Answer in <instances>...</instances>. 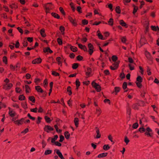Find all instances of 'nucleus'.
<instances>
[{"label":"nucleus","instance_id":"obj_26","mask_svg":"<svg viewBox=\"0 0 159 159\" xmlns=\"http://www.w3.org/2000/svg\"><path fill=\"white\" fill-rule=\"evenodd\" d=\"M58 138V136L57 135H55L54 136V138L51 139V142L52 143H54L55 140H56L57 138Z\"/></svg>","mask_w":159,"mask_h":159},{"label":"nucleus","instance_id":"obj_5","mask_svg":"<svg viewBox=\"0 0 159 159\" xmlns=\"http://www.w3.org/2000/svg\"><path fill=\"white\" fill-rule=\"evenodd\" d=\"M92 84L98 92H100V91L101 89V87L99 84L94 82H92Z\"/></svg>","mask_w":159,"mask_h":159},{"label":"nucleus","instance_id":"obj_20","mask_svg":"<svg viewBox=\"0 0 159 159\" xmlns=\"http://www.w3.org/2000/svg\"><path fill=\"white\" fill-rule=\"evenodd\" d=\"M107 155V153L104 152L98 155V158H102L104 157H106Z\"/></svg>","mask_w":159,"mask_h":159},{"label":"nucleus","instance_id":"obj_7","mask_svg":"<svg viewBox=\"0 0 159 159\" xmlns=\"http://www.w3.org/2000/svg\"><path fill=\"white\" fill-rule=\"evenodd\" d=\"M44 130L48 133L49 131H52L53 130V128L49 125H45L44 128Z\"/></svg>","mask_w":159,"mask_h":159},{"label":"nucleus","instance_id":"obj_4","mask_svg":"<svg viewBox=\"0 0 159 159\" xmlns=\"http://www.w3.org/2000/svg\"><path fill=\"white\" fill-rule=\"evenodd\" d=\"M119 62L118 61L115 62L112 65L110 66V68L111 70H114L117 68L118 67Z\"/></svg>","mask_w":159,"mask_h":159},{"label":"nucleus","instance_id":"obj_56","mask_svg":"<svg viewBox=\"0 0 159 159\" xmlns=\"http://www.w3.org/2000/svg\"><path fill=\"white\" fill-rule=\"evenodd\" d=\"M82 22V24L84 25L87 24L88 23V20L85 19L83 20Z\"/></svg>","mask_w":159,"mask_h":159},{"label":"nucleus","instance_id":"obj_59","mask_svg":"<svg viewBox=\"0 0 159 159\" xmlns=\"http://www.w3.org/2000/svg\"><path fill=\"white\" fill-rule=\"evenodd\" d=\"M37 107H36L35 108L31 109L30 111L31 112H33L34 113H36L37 112Z\"/></svg>","mask_w":159,"mask_h":159},{"label":"nucleus","instance_id":"obj_51","mask_svg":"<svg viewBox=\"0 0 159 159\" xmlns=\"http://www.w3.org/2000/svg\"><path fill=\"white\" fill-rule=\"evenodd\" d=\"M124 141L126 143V144H127L129 142V140L127 138V137L125 136V138Z\"/></svg>","mask_w":159,"mask_h":159},{"label":"nucleus","instance_id":"obj_22","mask_svg":"<svg viewBox=\"0 0 159 159\" xmlns=\"http://www.w3.org/2000/svg\"><path fill=\"white\" fill-rule=\"evenodd\" d=\"M9 115L12 117H13L15 116V112L11 110H10L9 112Z\"/></svg>","mask_w":159,"mask_h":159},{"label":"nucleus","instance_id":"obj_18","mask_svg":"<svg viewBox=\"0 0 159 159\" xmlns=\"http://www.w3.org/2000/svg\"><path fill=\"white\" fill-rule=\"evenodd\" d=\"M98 32H99V30L97 31V33H98L97 35L99 39L102 40H105L106 39V38H103L102 35L100 33H98Z\"/></svg>","mask_w":159,"mask_h":159},{"label":"nucleus","instance_id":"obj_37","mask_svg":"<svg viewBox=\"0 0 159 159\" xmlns=\"http://www.w3.org/2000/svg\"><path fill=\"white\" fill-rule=\"evenodd\" d=\"M70 49L73 52H75L77 51V48L74 46H71Z\"/></svg>","mask_w":159,"mask_h":159},{"label":"nucleus","instance_id":"obj_28","mask_svg":"<svg viewBox=\"0 0 159 159\" xmlns=\"http://www.w3.org/2000/svg\"><path fill=\"white\" fill-rule=\"evenodd\" d=\"M51 14L54 17L56 18H60V16L58 15V14L55 13H52Z\"/></svg>","mask_w":159,"mask_h":159},{"label":"nucleus","instance_id":"obj_19","mask_svg":"<svg viewBox=\"0 0 159 159\" xmlns=\"http://www.w3.org/2000/svg\"><path fill=\"white\" fill-rule=\"evenodd\" d=\"M120 24L123 26L125 27L126 28L128 27L127 25L123 20H120Z\"/></svg>","mask_w":159,"mask_h":159},{"label":"nucleus","instance_id":"obj_43","mask_svg":"<svg viewBox=\"0 0 159 159\" xmlns=\"http://www.w3.org/2000/svg\"><path fill=\"white\" fill-rule=\"evenodd\" d=\"M25 96L23 95H20L19 97V99L20 100H23L25 99Z\"/></svg>","mask_w":159,"mask_h":159},{"label":"nucleus","instance_id":"obj_27","mask_svg":"<svg viewBox=\"0 0 159 159\" xmlns=\"http://www.w3.org/2000/svg\"><path fill=\"white\" fill-rule=\"evenodd\" d=\"M45 119L46 122L48 123H50L51 121V120L50 119V118L48 117L47 116H45L44 117Z\"/></svg>","mask_w":159,"mask_h":159},{"label":"nucleus","instance_id":"obj_49","mask_svg":"<svg viewBox=\"0 0 159 159\" xmlns=\"http://www.w3.org/2000/svg\"><path fill=\"white\" fill-rule=\"evenodd\" d=\"M54 127L56 129V130L57 132H59V133H61V129L58 130V126L56 125L54 126Z\"/></svg>","mask_w":159,"mask_h":159},{"label":"nucleus","instance_id":"obj_61","mask_svg":"<svg viewBox=\"0 0 159 159\" xmlns=\"http://www.w3.org/2000/svg\"><path fill=\"white\" fill-rule=\"evenodd\" d=\"M14 44H15L14 43H11V44L9 45V47L11 49H13L14 48V46L13 45Z\"/></svg>","mask_w":159,"mask_h":159},{"label":"nucleus","instance_id":"obj_44","mask_svg":"<svg viewBox=\"0 0 159 159\" xmlns=\"http://www.w3.org/2000/svg\"><path fill=\"white\" fill-rule=\"evenodd\" d=\"M52 152V151L51 150H47L45 151L44 154L45 155H48L51 153Z\"/></svg>","mask_w":159,"mask_h":159},{"label":"nucleus","instance_id":"obj_52","mask_svg":"<svg viewBox=\"0 0 159 159\" xmlns=\"http://www.w3.org/2000/svg\"><path fill=\"white\" fill-rule=\"evenodd\" d=\"M123 88L125 89L127 87V83L126 82H124L123 84Z\"/></svg>","mask_w":159,"mask_h":159},{"label":"nucleus","instance_id":"obj_57","mask_svg":"<svg viewBox=\"0 0 159 159\" xmlns=\"http://www.w3.org/2000/svg\"><path fill=\"white\" fill-rule=\"evenodd\" d=\"M52 74L53 75L55 76H57L59 75V74L58 73H57V72L55 71H53L52 72Z\"/></svg>","mask_w":159,"mask_h":159},{"label":"nucleus","instance_id":"obj_23","mask_svg":"<svg viewBox=\"0 0 159 159\" xmlns=\"http://www.w3.org/2000/svg\"><path fill=\"white\" fill-rule=\"evenodd\" d=\"M79 120L78 118H75L74 120V122L75 126L76 127L78 126Z\"/></svg>","mask_w":159,"mask_h":159},{"label":"nucleus","instance_id":"obj_12","mask_svg":"<svg viewBox=\"0 0 159 159\" xmlns=\"http://www.w3.org/2000/svg\"><path fill=\"white\" fill-rule=\"evenodd\" d=\"M56 153L61 159H64V158L61 152L59 150H56Z\"/></svg>","mask_w":159,"mask_h":159},{"label":"nucleus","instance_id":"obj_50","mask_svg":"<svg viewBox=\"0 0 159 159\" xmlns=\"http://www.w3.org/2000/svg\"><path fill=\"white\" fill-rule=\"evenodd\" d=\"M117 57L116 56H113L112 57V59L113 61L116 62V61L117 60Z\"/></svg>","mask_w":159,"mask_h":159},{"label":"nucleus","instance_id":"obj_47","mask_svg":"<svg viewBox=\"0 0 159 159\" xmlns=\"http://www.w3.org/2000/svg\"><path fill=\"white\" fill-rule=\"evenodd\" d=\"M120 90V88L119 87H116L115 88V92L116 93L115 94L116 95L117 94V93L119 92Z\"/></svg>","mask_w":159,"mask_h":159},{"label":"nucleus","instance_id":"obj_38","mask_svg":"<svg viewBox=\"0 0 159 159\" xmlns=\"http://www.w3.org/2000/svg\"><path fill=\"white\" fill-rule=\"evenodd\" d=\"M2 61L3 62H4L6 64H7V58L6 56H5L3 57L2 58Z\"/></svg>","mask_w":159,"mask_h":159},{"label":"nucleus","instance_id":"obj_42","mask_svg":"<svg viewBox=\"0 0 159 159\" xmlns=\"http://www.w3.org/2000/svg\"><path fill=\"white\" fill-rule=\"evenodd\" d=\"M17 57V55L15 53H13L11 55L10 58L11 59H13V58H16Z\"/></svg>","mask_w":159,"mask_h":159},{"label":"nucleus","instance_id":"obj_53","mask_svg":"<svg viewBox=\"0 0 159 159\" xmlns=\"http://www.w3.org/2000/svg\"><path fill=\"white\" fill-rule=\"evenodd\" d=\"M59 9V10L60 11V12L62 14L65 15V12L64 11V10L63 8L61 7H60Z\"/></svg>","mask_w":159,"mask_h":159},{"label":"nucleus","instance_id":"obj_15","mask_svg":"<svg viewBox=\"0 0 159 159\" xmlns=\"http://www.w3.org/2000/svg\"><path fill=\"white\" fill-rule=\"evenodd\" d=\"M36 90L38 92L40 93H43V91L40 86H35Z\"/></svg>","mask_w":159,"mask_h":159},{"label":"nucleus","instance_id":"obj_8","mask_svg":"<svg viewBox=\"0 0 159 159\" xmlns=\"http://www.w3.org/2000/svg\"><path fill=\"white\" fill-rule=\"evenodd\" d=\"M41 61V59L40 58H38L33 60L32 63L33 64H39L40 63Z\"/></svg>","mask_w":159,"mask_h":159},{"label":"nucleus","instance_id":"obj_25","mask_svg":"<svg viewBox=\"0 0 159 159\" xmlns=\"http://www.w3.org/2000/svg\"><path fill=\"white\" fill-rule=\"evenodd\" d=\"M64 135L66 138L67 139H69L70 134L67 131H66L64 133Z\"/></svg>","mask_w":159,"mask_h":159},{"label":"nucleus","instance_id":"obj_62","mask_svg":"<svg viewBox=\"0 0 159 159\" xmlns=\"http://www.w3.org/2000/svg\"><path fill=\"white\" fill-rule=\"evenodd\" d=\"M60 139L59 141L60 142H62L64 139V136L62 135L60 136Z\"/></svg>","mask_w":159,"mask_h":159},{"label":"nucleus","instance_id":"obj_3","mask_svg":"<svg viewBox=\"0 0 159 159\" xmlns=\"http://www.w3.org/2000/svg\"><path fill=\"white\" fill-rule=\"evenodd\" d=\"M12 86L11 83L5 84L3 85V88L6 90L10 89Z\"/></svg>","mask_w":159,"mask_h":159},{"label":"nucleus","instance_id":"obj_35","mask_svg":"<svg viewBox=\"0 0 159 159\" xmlns=\"http://www.w3.org/2000/svg\"><path fill=\"white\" fill-rule=\"evenodd\" d=\"M60 30L61 31V33H62V34H63L64 33V30H65V28H64V27H63V26H60Z\"/></svg>","mask_w":159,"mask_h":159},{"label":"nucleus","instance_id":"obj_34","mask_svg":"<svg viewBox=\"0 0 159 159\" xmlns=\"http://www.w3.org/2000/svg\"><path fill=\"white\" fill-rule=\"evenodd\" d=\"M29 99L33 103H34L35 102V98L34 96H30L29 97Z\"/></svg>","mask_w":159,"mask_h":159},{"label":"nucleus","instance_id":"obj_11","mask_svg":"<svg viewBox=\"0 0 159 159\" xmlns=\"http://www.w3.org/2000/svg\"><path fill=\"white\" fill-rule=\"evenodd\" d=\"M68 19L70 22L74 26H76L77 25V24L76 22L75 21V20L73 19L72 17L71 16H69Z\"/></svg>","mask_w":159,"mask_h":159},{"label":"nucleus","instance_id":"obj_29","mask_svg":"<svg viewBox=\"0 0 159 159\" xmlns=\"http://www.w3.org/2000/svg\"><path fill=\"white\" fill-rule=\"evenodd\" d=\"M25 88L26 92V93H29L30 90V89L29 85H25Z\"/></svg>","mask_w":159,"mask_h":159},{"label":"nucleus","instance_id":"obj_32","mask_svg":"<svg viewBox=\"0 0 159 159\" xmlns=\"http://www.w3.org/2000/svg\"><path fill=\"white\" fill-rule=\"evenodd\" d=\"M78 64L75 63L73 64L72 68L73 69H75L77 68L78 66Z\"/></svg>","mask_w":159,"mask_h":159},{"label":"nucleus","instance_id":"obj_31","mask_svg":"<svg viewBox=\"0 0 159 159\" xmlns=\"http://www.w3.org/2000/svg\"><path fill=\"white\" fill-rule=\"evenodd\" d=\"M145 55L147 58L149 59L151 58V55L150 53L146 51L145 52Z\"/></svg>","mask_w":159,"mask_h":159},{"label":"nucleus","instance_id":"obj_36","mask_svg":"<svg viewBox=\"0 0 159 159\" xmlns=\"http://www.w3.org/2000/svg\"><path fill=\"white\" fill-rule=\"evenodd\" d=\"M108 23L109 25L111 26H112L113 23V19L112 18H110L109 19Z\"/></svg>","mask_w":159,"mask_h":159},{"label":"nucleus","instance_id":"obj_9","mask_svg":"<svg viewBox=\"0 0 159 159\" xmlns=\"http://www.w3.org/2000/svg\"><path fill=\"white\" fill-rule=\"evenodd\" d=\"M86 75L87 77L91 76L92 72V70L90 68H87L86 70H85Z\"/></svg>","mask_w":159,"mask_h":159},{"label":"nucleus","instance_id":"obj_16","mask_svg":"<svg viewBox=\"0 0 159 159\" xmlns=\"http://www.w3.org/2000/svg\"><path fill=\"white\" fill-rule=\"evenodd\" d=\"M77 43L78 44L79 48L81 49L84 50V51L87 50V48L85 46L83 45L82 44L78 43Z\"/></svg>","mask_w":159,"mask_h":159},{"label":"nucleus","instance_id":"obj_2","mask_svg":"<svg viewBox=\"0 0 159 159\" xmlns=\"http://www.w3.org/2000/svg\"><path fill=\"white\" fill-rule=\"evenodd\" d=\"M143 79L140 76H138L136 79V83L137 86L139 88L142 87V85L141 83L142 82Z\"/></svg>","mask_w":159,"mask_h":159},{"label":"nucleus","instance_id":"obj_48","mask_svg":"<svg viewBox=\"0 0 159 159\" xmlns=\"http://www.w3.org/2000/svg\"><path fill=\"white\" fill-rule=\"evenodd\" d=\"M76 87L78 88L80 85V83L78 79H77L76 81Z\"/></svg>","mask_w":159,"mask_h":159},{"label":"nucleus","instance_id":"obj_13","mask_svg":"<svg viewBox=\"0 0 159 159\" xmlns=\"http://www.w3.org/2000/svg\"><path fill=\"white\" fill-rule=\"evenodd\" d=\"M152 30L155 31H159V28L158 26L152 25L151 26Z\"/></svg>","mask_w":159,"mask_h":159},{"label":"nucleus","instance_id":"obj_63","mask_svg":"<svg viewBox=\"0 0 159 159\" xmlns=\"http://www.w3.org/2000/svg\"><path fill=\"white\" fill-rule=\"evenodd\" d=\"M29 131V129L28 128L25 129L24 131H22L21 133L22 134H25L27 133Z\"/></svg>","mask_w":159,"mask_h":159},{"label":"nucleus","instance_id":"obj_6","mask_svg":"<svg viewBox=\"0 0 159 159\" xmlns=\"http://www.w3.org/2000/svg\"><path fill=\"white\" fill-rule=\"evenodd\" d=\"M88 47L89 48V53L90 55H91L93 52V46L91 43H89L88 45Z\"/></svg>","mask_w":159,"mask_h":159},{"label":"nucleus","instance_id":"obj_14","mask_svg":"<svg viewBox=\"0 0 159 159\" xmlns=\"http://www.w3.org/2000/svg\"><path fill=\"white\" fill-rule=\"evenodd\" d=\"M43 52L45 53L49 52V53H52V51L49 48H45L43 49Z\"/></svg>","mask_w":159,"mask_h":159},{"label":"nucleus","instance_id":"obj_39","mask_svg":"<svg viewBox=\"0 0 159 159\" xmlns=\"http://www.w3.org/2000/svg\"><path fill=\"white\" fill-rule=\"evenodd\" d=\"M116 13L118 14L120 13L121 10L119 6H117L116 7Z\"/></svg>","mask_w":159,"mask_h":159},{"label":"nucleus","instance_id":"obj_64","mask_svg":"<svg viewBox=\"0 0 159 159\" xmlns=\"http://www.w3.org/2000/svg\"><path fill=\"white\" fill-rule=\"evenodd\" d=\"M138 8L137 7H134L133 11V14H134L135 13L137 12V10H138Z\"/></svg>","mask_w":159,"mask_h":159},{"label":"nucleus","instance_id":"obj_46","mask_svg":"<svg viewBox=\"0 0 159 159\" xmlns=\"http://www.w3.org/2000/svg\"><path fill=\"white\" fill-rule=\"evenodd\" d=\"M139 130L141 133H143L145 131V129L143 127H141L139 129Z\"/></svg>","mask_w":159,"mask_h":159},{"label":"nucleus","instance_id":"obj_40","mask_svg":"<svg viewBox=\"0 0 159 159\" xmlns=\"http://www.w3.org/2000/svg\"><path fill=\"white\" fill-rule=\"evenodd\" d=\"M57 42L59 45H61L62 43V41L61 39L58 38L57 39Z\"/></svg>","mask_w":159,"mask_h":159},{"label":"nucleus","instance_id":"obj_60","mask_svg":"<svg viewBox=\"0 0 159 159\" xmlns=\"http://www.w3.org/2000/svg\"><path fill=\"white\" fill-rule=\"evenodd\" d=\"M81 9V7L80 6H78L77 8V10L79 13H82Z\"/></svg>","mask_w":159,"mask_h":159},{"label":"nucleus","instance_id":"obj_41","mask_svg":"<svg viewBox=\"0 0 159 159\" xmlns=\"http://www.w3.org/2000/svg\"><path fill=\"white\" fill-rule=\"evenodd\" d=\"M110 148L109 146L108 145H105L103 146V149L104 150H107Z\"/></svg>","mask_w":159,"mask_h":159},{"label":"nucleus","instance_id":"obj_10","mask_svg":"<svg viewBox=\"0 0 159 159\" xmlns=\"http://www.w3.org/2000/svg\"><path fill=\"white\" fill-rule=\"evenodd\" d=\"M24 121V118H22L19 120L14 121V123L16 124H17L18 125H20L22 124L23 123Z\"/></svg>","mask_w":159,"mask_h":159},{"label":"nucleus","instance_id":"obj_54","mask_svg":"<svg viewBox=\"0 0 159 159\" xmlns=\"http://www.w3.org/2000/svg\"><path fill=\"white\" fill-rule=\"evenodd\" d=\"M132 107L133 109H137L138 107V105L137 104H134L132 106Z\"/></svg>","mask_w":159,"mask_h":159},{"label":"nucleus","instance_id":"obj_30","mask_svg":"<svg viewBox=\"0 0 159 159\" xmlns=\"http://www.w3.org/2000/svg\"><path fill=\"white\" fill-rule=\"evenodd\" d=\"M67 91L69 92L68 93L69 95H70L72 93L71 87L70 86H68L67 88Z\"/></svg>","mask_w":159,"mask_h":159},{"label":"nucleus","instance_id":"obj_21","mask_svg":"<svg viewBox=\"0 0 159 159\" xmlns=\"http://www.w3.org/2000/svg\"><path fill=\"white\" fill-rule=\"evenodd\" d=\"M102 112L101 110L98 107L96 108V113L97 114V116H99Z\"/></svg>","mask_w":159,"mask_h":159},{"label":"nucleus","instance_id":"obj_33","mask_svg":"<svg viewBox=\"0 0 159 159\" xmlns=\"http://www.w3.org/2000/svg\"><path fill=\"white\" fill-rule=\"evenodd\" d=\"M9 7L12 9H16L17 8V6L15 4H12L9 5Z\"/></svg>","mask_w":159,"mask_h":159},{"label":"nucleus","instance_id":"obj_17","mask_svg":"<svg viewBox=\"0 0 159 159\" xmlns=\"http://www.w3.org/2000/svg\"><path fill=\"white\" fill-rule=\"evenodd\" d=\"M96 129H97L96 130V132L97 133V135L95 138L98 139V138H100L101 134H100L99 130L98 129H97V127L96 128Z\"/></svg>","mask_w":159,"mask_h":159},{"label":"nucleus","instance_id":"obj_24","mask_svg":"<svg viewBox=\"0 0 159 159\" xmlns=\"http://www.w3.org/2000/svg\"><path fill=\"white\" fill-rule=\"evenodd\" d=\"M40 32L42 37H44L46 36V35L45 33L44 30V29H41L40 30Z\"/></svg>","mask_w":159,"mask_h":159},{"label":"nucleus","instance_id":"obj_45","mask_svg":"<svg viewBox=\"0 0 159 159\" xmlns=\"http://www.w3.org/2000/svg\"><path fill=\"white\" fill-rule=\"evenodd\" d=\"M138 126V124L137 123H135L133 125L132 127L134 129H137Z\"/></svg>","mask_w":159,"mask_h":159},{"label":"nucleus","instance_id":"obj_58","mask_svg":"<svg viewBox=\"0 0 159 159\" xmlns=\"http://www.w3.org/2000/svg\"><path fill=\"white\" fill-rule=\"evenodd\" d=\"M131 108L129 107H128L127 108V114H128L129 115H130L131 112Z\"/></svg>","mask_w":159,"mask_h":159},{"label":"nucleus","instance_id":"obj_55","mask_svg":"<svg viewBox=\"0 0 159 159\" xmlns=\"http://www.w3.org/2000/svg\"><path fill=\"white\" fill-rule=\"evenodd\" d=\"M108 139L111 142L113 143H114V142L112 140V137L111 135H109L108 136Z\"/></svg>","mask_w":159,"mask_h":159},{"label":"nucleus","instance_id":"obj_1","mask_svg":"<svg viewBox=\"0 0 159 159\" xmlns=\"http://www.w3.org/2000/svg\"><path fill=\"white\" fill-rule=\"evenodd\" d=\"M43 7L45 9L46 13H49L50 10L53 8L54 7L51 2L48 3L43 5Z\"/></svg>","mask_w":159,"mask_h":159}]
</instances>
